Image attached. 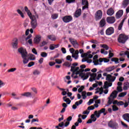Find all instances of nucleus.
Listing matches in <instances>:
<instances>
[{
  "instance_id": "f257e3e1",
  "label": "nucleus",
  "mask_w": 129,
  "mask_h": 129,
  "mask_svg": "<svg viewBox=\"0 0 129 129\" xmlns=\"http://www.w3.org/2000/svg\"><path fill=\"white\" fill-rule=\"evenodd\" d=\"M18 52L21 54V57L23 59L24 64H27L28 63L29 60H30V61H34V60H36V56L33 54H29V57L28 58H27V57H28V52L25 48L21 47L18 49Z\"/></svg>"
},
{
  "instance_id": "f03ea898",
  "label": "nucleus",
  "mask_w": 129,
  "mask_h": 129,
  "mask_svg": "<svg viewBox=\"0 0 129 129\" xmlns=\"http://www.w3.org/2000/svg\"><path fill=\"white\" fill-rule=\"evenodd\" d=\"M128 40V36L124 34H120L118 38V43L121 44H125V42Z\"/></svg>"
},
{
  "instance_id": "7ed1b4c3",
  "label": "nucleus",
  "mask_w": 129,
  "mask_h": 129,
  "mask_svg": "<svg viewBox=\"0 0 129 129\" xmlns=\"http://www.w3.org/2000/svg\"><path fill=\"white\" fill-rule=\"evenodd\" d=\"M117 96V91H113L110 94V97H108V103L109 105H110L111 103H113V99L116 98Z\"/></svg>"
},
{
  "instance_id": "20e7f679",
  "label": "nucleus",
  "mask_w": 129,
  "mask_h": 129,
  "mask_svg": "<svg viewBox=\"0 0 129 129\" xmlns=\"http://www.w3.org/2000/svg\"><path fill=\"white\" fill-rule=\"evenodd\" d=\"M108 126H109V127H110V128L112 129H117L119 127L118 123L113 121V120L112 119L110 120L108 122Z\"/></svg>"
},
{
  "instance_id": "39448f33",
  "label": "nucleus",
  "mask_w": 129,
  "mask_h": 129,
  "mask_svg": "<svg viewBox=\"0 0 129 129\" xmlns=\"http://www.w3.org/2000/svg\"><path fill=\"white\" fill-rule=\"evenodd\" d=\"M75 72H76V75H79L81 78H83V80H86V79L89 77V74H90V73H87L86 74L82 73H81L79 71H75Z\"/></svg>"
},
{
  "instance_id": "423d86ee",
  "label": "nucleus",
  "mask_w": 129,
  "mask_h": 129,
  "mask_svg": "<svg viewBox=\"0 0 129 129\" xmlns=\"http://www.w3.org/2000/svg\"><path fill=\"white\" fill-rule=\"evenodd\" d=\"M102 18V11L101 10H98L95 14V19L96 21H99Z\"/></svg>"
},
{
  "instance_id": "0eeeda50",
  "label": "nucleus",
  "mask_w": 129,
  "mask_h": 129,
  "mask_svg": "<svg viewBox=\"0 0 129 129\" xmlns=\"http://www.w3.org/2000/svg\"><path fill=\"white\" fill-rule=\"evenodd\" d=\"M62 20L64 23H70L73 20V17L70 15H67L62 17Z\"/></svg>"
},
{
  "instance_id": "6e6552de",
  "label": "nucleus",
  "mask_w": 129,
  "mask_h": 129,
  "mask_svg": "<svg viewBox=\"0 0 129 129\" xmlns=\"http://www.w3.org/2000/svg\"><path fill=\"white\" fill-rule=\"evenodd\" d=\"M105 112V108H103L101 109L100 110L98 111L96 110L94 112V114L95 115H96V117L97 118H99V117H100V114L101 113H104Z\"/></svg>"
},
{
  "instance_id": "1a4fd4ad",
  "label": "nucleus",
  "mask_w": 129,
  "mask_h": 129,
  "mask_svg": "<svg viewBox=\"0 0 129 129\" xmlns=\"http://www.w3.org/2000/svg\"><path fill=\"white\" fill-rule=\"evenodd\" d=\"M106 21L108 24H114L115 22V18L113 16L108 17L107 18Z\"/></svg>"
},
{
  "instance_id": "9d476101",
  "label": "nucleus",
  "mask_w": 129,
  "mask_h": 129,
  "mask_svg": "<svg viewBox=\"0 0 129 129\" xmlns=\"http://www.w3.org/2000/svg\"><path fill=\"white\" fill-rule=\"evenodd\" d=\"M122 15H123V10H120L118 12L116 13L115 14V18L117 19V20H118V19H120L121 17H122Z\"/></svg>"
},
{
  "instance_id": "9b49d317",
  "label": "nucleus",
  "mask_w": 129,
  "mask_h": 129,
  "mask_svg": "<svg viewBox=\"0 0 129 129\" xmlns=\"http://www.w3.org/2000/svg\"><path fill=\"white\" fill-rule=\"evenodd\" d=\"M116 78V77H112L111 75H107L106 78V80H107L109 82H113Z\"/></svg>"
},
{
  "instance_id": "f8f14e48",
  "label": "nucleus",
  "mask_w": 129,
  "mask_h": 129,
  "mask_svg": "<svg viewBox=\"0 0 129 129\" xmlns=\"http://www.w3.org/2000/svg\"><path fill=\"white\" fill-rule=\"evenodd\" d=\"M83 102V100L82 99H81L80 101L76 102L75 104L73 105L72 106L73 109H76V108H77V106L80 105V104H82Z\"/></svg>"
},
{
  "instance_id": "ddd939ff",
  "label": "nucleus",
  "mask_w": 129,
  "mask_h": 129,
  "mask_svg": "<svg viewBox=\"0 0 129 129\" xmlns=\"http://www.w3.org/2000/svg\"><path fill=\"white\" fill-rule=\"evenodd\" d=\"M91 119H89L87 121V123H92V121H96V119H97L94 114H93L91 115Z\"/></svg>"
},
{
  "instance_id": "4468645a",
  "label": "nucleus",
  "mask_w": 129,
  "mask_h": 129,
  "mask_svg": "<svg viewBox=\"0 0 129 129\" xmlns=\"http://www.w3.org/2000/svg\"><path fill=\"white\" fill-rule=\"evenodd\" d=\"M113 33H114V30L113 27H109L106 31V34L108 35V36L112 35Z\"/></svg>"
},
{
  "instance_id": "2eb2a0df",
  "label": "nucleus",
  "mask_w": 129,
  "mask_h": 129,
  "mask_svg": "<svg viewBox=\"0 0 129 129\" xmlns=\"http://www.w3.org/2000/svg\"><path fill=\"white\" fill-rule=\"evenodd\" d=\"M75 18H79L81 16V9L77 10L74 14Z\"/></svg>"
},
{
  "instance_id": "dca6fc26",
  "label": "nucleus",
  "mask_w": 129,
  "mask_h": 129,
  "mask_svg": "<svg viewBox=\"0 0 129 129\" xmlns=\"http://www.w3.org/2000/svg\"><path fill=\"white\" fill-rule=\"evenodd\" d=\"M18 44V39L14 38L13 39V41L12 42V47H13V48H14V49H17Z\"/></svg>"
},
{
  "instance_id": "f3484780",
  "label": "nucleus",
  "mask_w": 129,
  "mask_h": 129,
  "mask_svg": "<svg viewBox=\"0 0 129 129\" xmlns=\"http://www.w3.org/2000/svg\"><path fill=\"white\" fill-rule=\"evenodd\" d=\"M106 25V22L105 21V19L102 18L99 22V27L103 28L104 26Z\"/></svg>"
},
{
  "instance_id": "a211bd4d",
  "label": "nucleus",
  "mask_w": 129,
  "mask_h": 129,
  "mask_svg": "<svg viewBox=\"0 0 129 129\" xmlns=\"http://www.w3.org/2000/svg\"><path fill=\"white\" fill-rule=\"evenodd\" d=\"M122 117L125 121L129 123V113H126L122 115Z\"/></svg>"
},
{
  "instance_id": "6ab92c4d",
  "label": "nucleus",
  "mask_w": 129,
  "mask_h": 129,
  "mask_svg": "<svg viewBox=\"0 0 129 129\" xmlns=\"http://www.w3.org/2000/svg\"><path fill=\"white\" fill-rule=\"evenodd\" d=\"M114 14V10L113 8H110L107 11V15L108 16H113Z\"/></svg>"
},
{
  "instance_id": "aec40b11",
  "label": "nucleus",
  "mask_w": 129,
  "mask_h": 129,
  "mask_svg": "<svg viewBox=\"0 0 129 129\" xmlns=\"http://www.w3.org/2000/svg\"><path fill=\"white\" fill-rule=\"evenodd\" d=\"M35 44H38L41 42V35H37L34 38Z\"/></svg>"
},
{
  "instance_id": "412c9836",
  "label": "nucleus",
  "mask_w": 129,
  "mask_h": 129,
  "mask_svg": "<svg viewBox=\"0 0 129 129\" xmlns=\"http://www.w3.org/2000/svg\"><path fill=\"white\" fill-rule=\"evenodd\" d=\"M97 76V74L95 73H93L91 74V77L89 79V81L90 82H92V81H95L96 77Z\"/></svg>"
},
{
  "instance_id": "4be33fe9",
  "label": "nucleus",
  "mask_w": 129,
  "mask_h": 129,
  "mask_svg": "<svg viewBox=\"0 0 129 129\" xmlns=\"http://www.w3.org/2000/svg\"><path fill=\"white\" fill-rule=\"evenodd\" d=\"M37 19H39V15H37V13L35 12V16L31 15L30 19H31V21H37Z\"/></svg>"
},
{
  "instance_id": "5701e85b",
  "label": "nucleus",
  "mask_w": 129,
  "mask_h": 129,
  "mask_svg": "<svg viewBox=\"0 0 129 129\" xmlns=\"http://www.w3.org/2000/svg\"><path fill=\"white\" fill-rule=\"evenodd\" d=\"M128 5H129V0H123L122 3L121 8L125 9Z\"/></svg>"
},
{
  "instance_id": "b1692460",
  "label": "nucleus",
  "mask_w": 129,
  "mask_h": 129,
  "mask_svg": "<svg viewBox=\"0 0 129 129\" xmlns=\"http://www.w3.org/2000/svg\"><path fill=\"white\" fill-rule=\"evenodd\" d=\"M112 85V83H108V82L106 81L104 83V88L105 89H107L108 87H110Z\"/></svg>"
},
{
  "instance_id": "393cba45",
  "label": "nucleus",
  "mask_w": 129,
  "mask_h": 129,
  "mask_svg": "<svg viewBox=\"0 0 129 129\" xmlns=\"http://www.w3.org/2000/svg\"><path fill=\"white\" fill-rule=\"evenodd\" d=\"M31 25L32 29H36L38 26L37 21H31Z\"/></svg>"
},
{
  "instance_id": "a878e982",
  "label": "nucleus",
  "mask_w": 129,
  "mask_h": 129,
  "mask_svg": "<svg viewBox=\"0 0 129 129\" xmlns=\"http://www.w3.org/2000/svg\"><path fill=\"white\" fill-rule=\"evenodd\" d=\"M62 99L64 100V102L67 103V104H70V103H71V100L69 98H67V96L63 97Z\"/></svg>"
},
{
  "instance_id": "bb28decb",
  "label": "nucleus",
  "mask_w": 129,
  "mask_h": 129,
  "mask_svg": "<svg viewBox=\"0 0 129 129\" xmlns=\"http://www.w3.org/2000/svg\"><path fill=\"white\" fill-rule=\"evenodd\" d=\"M47 38L49 39V40H51V41H56V40H57L56 37L53 35H48Z\"/></svg>"
},
{
  "instance_id": "cd10ccee",
  "label": "nucleus",
  "mask_w": 129,
  "mask_h": 129,
  "mask_svg": "<svg viewBox=\"0 0 129 129\" xmlns=\"http://www.w3.org/2000/svg\"><path fill=\"white\" fill-rule=\"evenodd\" d=\"M72 44L76 49H77L79 47V44L77 43V41L75 40V41L72 42Z\"/></svg>"
},
{
  "instance_id": "c85d7f7f",
  "label": "nucleus",
  "mask_w": 129,
  "mask_h": 129,
  "mask_svg": "<svg viewBox=\"0 0 129 129\" xmlns=\"http://www.w3.org/2000/svg\"><path fill=\"white\" fill-rule=\"evenodd\" d=\"M111 61H112V62H115V64H118V63H119V61H118V58L116 57H113L112 58H111Z\"/></svg>"
},
{
  "instance_id": "c756f323",
  "label": "nucleus",
  "mask_w": 129,
  "mask_h": 129,
  "mask_svg": "<svg viewBox=\"0 0 129 129\" xmlns=\"http://www.w3.org/2000/svg\"><path fill=\"white\" fill-rule=\"evenodd\" d=\"M23 96H26V97H31L32 96V93L30 92H25L24 94H22Z\"/></svg>"
},
{
  "instance_id": "7c9ffc66",
  "label": "nucleus",
  "mask_w": 129,
  "mask_h": 129,
  "mask_svg": "<svg viewBox=\"0 0 129 129\" xmlns=\"http://www.w3.org/2000/svg\"><path fill=\"white\" fill-rule=\"evenodd\" d=\"M17 12L21 16V18H22V19H24V18H25V16L24 15V13H23V12H22L21 11V10L18 9L17 10Z\"/></svg>"
},
{
  "instance_id": "2f4dec72",
  "label": "nucleus",
  "mask_w": 129,
  "mask_h": 129,
  "mask_svg": "<svg viewBox=\"0 0 129 129\" xmlns=\"http://www.w3.org/2000/svg\"><path fill=\"white\" fill-rule=\"evenodd\" d=\"M123 55H126L127 58H129V51H126L124 52H122V53H120V56H123Z\"/></svg>"
},
{
  "instance_id": "473e14b6",
  "label": "nucleus",
  "mask_w": 129,
  "mask_h": 129,
  "mask_svg": "<svg viewBox=\"0 0 129 129\" xmlns=\"http://www.w3.org/2000/svg\"><path fill=\"white\" fill-rule=\"evenodd\" d=\"M64 126V122L62 121L59 123L58 125L55 126V128H58V127H63Z\"/></svg>"
},
{
  "instance_id": "72a5a7b5",
  "label": "nucleus",
  "mask_w": 129,
  "mask_h": 129,
  "mask_svg": "<svg viewBox=\"0 0 129 129\" xmlns=\"http://www.w3.org/2000/svg\"><path fill=\"white\" fill-rule=\"evenodd\" d=\"M115 68H116V67L114 66H112L107 69L106 71H108V72H110L112 71V70H114V69H115Z\"/></svg>"
},
{
  "instance_id": "f704fd0d",
  "label": "nucleus",
  "mask_w": 129,
  "mask_h": 129,
  "mask_svg": "<svg viewBox=\"0 0 129 129\" xmlns=\"http://www.w3.org/2000/svg\"><path fill=\"white\" fill-rule=\"evenodd\" d=\"M58 18V14L55 13V14H53L51 15V19H52V20H56V19H57Z\"/></svg>"
},
{
  "instance_id": "c9c22d12",
  "label": "nucleus",
  "mask_w": 129,
  "mask_h": 129,
  "mask_svg": "<svg viewBox=\"0 0 129 129\" xmlns=\"http://www.w3.org/2000/svg\"><path fill=\"white\" fill-rule=\"evenodd\" d=\"M126 95V92L120 93L118 95V97H124Z\"/></svg>"
},
{
  "instance_id": "e433bc0d",
  "label": "nucleus",
  "mask_w": 129,
  "mask_h": 129,
  "mask_svg": "<svg viewBox=\"0 0 129 129\" xmlns=\"http://www.w3.org/2000/svg\"><path fill=\"white\" fill-rule=\"evenodd\" d=\"M67 4H75L76 3V0H66Z\"/></svg>"
},
{
  "instance_id": "4c0bfd02",
  "label": "nucleus",
  "mask_w": 129,
  "mask_h": 129,
  "mask_svg": "<svg viewBox=\"0 0 129 129\" xmlns=\"http://www.w3.org/2000/svg\"><path fill=\"white\" fill-rule=\"evenodd\" d=\"M40 56H41V57H43V58H46V57L48 56V54L46 52H42L41 53Z\"/></svg>"
},
{
  "instance_id": "58836bf2",
  "label": "nucleus",
  "mask_w": 129,
  "mask_h": 129,
  "mask_svg": "<svg viewBox=\"0 0 129 129\" xmlns=\"http://www.w3.org/2000/svg\"><path fill=\"white\" fill-rule=\"evenodd\" d=\"M82 96H83V99H86V98L87 97L86 91H83L82 92Z\"/></svg>"
},
{
  "instance_id": "ea45409f",
  "label": "nucleus",
  "mask_w": 129,
  "mask_h": 129,
  "mask_svg": "<svg viewBox=\"0 0 129 129\" xmlns=\"http://www.w3.org/2000/svg\"><path fill=\"white\" fill-rule=\"evenodd\" d=\"M100 46L102 48L105 49V50H107L108 49H109V47L106 44H102Z\"/></svg>"
},
{
  "instance_id": "a19ab883",
  "label": "nucleus",
  "mask_w": 129,
  "mask_h": 129,
  "mask_svg": "<svg viewBox=\"0 0 129 129\" xmlns=\"http://www.w3.org/2000/svg\"><path fill=\"white\" fill-rule=\"evenodd\" d=\"M41 73V72L39 71L38 70H35L33 72V75H39V74Z\"/></svg>"
},
{
  "instance_id": "79ce46f5",
  "label": "nucleus",
  "mask_w": 129,
  "mask_h": 129,
  "mask_svg": "<svg viewBox=\"0 0 129 129\" xmlns=\"http://www.w3.org/2000/svg\"><path fill=\"white\" fill-rule=\"evenodd\" d=\"M112 107L113 111H117V110H118V107H117V106L116 105H114L112 106Z\"/></svg>"
},
{
  "instance_id": "37998d69",
  "label": "nucleus",
  "mask_w": 129,
  "mask_h": 129,
  "mask_svg": "<svg viewBox=\"0 0 129 129\" xmlns=\"http://www.w3.org/2000/svg\"><path fill=\"white\" fill-rule=\"evenodd\" d=\"M84 88L85 87L84 86H81V87L78 89L79 93H81V92H82V91L83 90V89H84Z\"/></svg>"
},
{
  "instance_id": "c03bdc74",
  "label": "nucleus",
  "mask_w": 129,
  "mask_h": 129,
  "mask_svg": "<svg viewBox=\"0 0 129 129\" xmlns=\"http://www.w3.org/2000/svg\"><path fill=\"white\" fill-rule=\"evenodd\" d=\"M93 62L94 63V65H95V66H96L97 65H101V63H99L98 62V60H93Z\"/></svg>"
},
{
  "instance_id": "a18cd8bd",
  "label": "nucleus",
  "mask_w": 129,
  "mask_h": 129,
  "mask_svg": "<svg viewBox=\"0 0 129 129\" xmlns=\"http://www.w3.org/2000/svg\"><path fill=\"white\" fill-rule=\"evenodd\" d=\"M89 4L87 3V4H85V6H83L82 10L84 11L86 9H88V6Z\"/></svg>"
},
{
  "instance_id": "49530a36",
  "label": "nucleus",
  "mask_w": 129,
  "mask_h": 129,
  "mask_svg": "<svg viewBox=\"0 0 129 129\" xmlns=\"http://www.w3.org/2000/svg\"><path fill=\"white\" fill-rule=\"evenodd\" d=\"M121 125H122V126H123V127H126V128H127V127H128V126H127V124H126L122 121H121Z\"/></svg>"
},
{
  "instance_id": "de8ad7c7",
  "label": "nucleus",
  "mask_w": 129,
  "mask_h": 129,
  "mask_svg": "<svg viewBox=\"0 0 129 129\" xmlns=\"http://www.w3.org/2000/svg\"><path fill=\"white\" fill-rule=\"evenodd\" d=\"M34 65H35V62L30 61L28 64V67H32V66H34Z\"/></svg>"
},
{
  "instance_id": "09e8293b",
  "label": "nucleus",
  "mask_w": 129,
  "mask_h": 129,
  "mask_svg": "<svg viewBox=\"0 0 129 129\" xmlns=\"http://www.w3.org/2000/svg\"><path fill=\"white\" fill-rule=\"evenodd\" d=\"M94 102V100L91 99L88 102L87 104L88 105H91V104L93 103Z\"/></svg>"
},
{
  "instance_id": "8fccbe9b",
  "label": "nucleus",
  "mask_w": 129,
  "mask_h": 129,
  "mask_svg": "<svg viewBox=\"0 0 129 129\" xmlns=\"http://www.w3.org/2000/svg\"><path fill=\"white\" fill-rule=\"evenodd\" d=\"M48 44V42H46L45 41H43L41 44H40V47H43L45 45H47Z\"/></svg>"
},
{
  "instance_id": "3c124183",
  "label": "nucleus",
  "mask_w": 129,
  "mask_h": 129,
  "mask_svg": "<svg viewBox=\"0 0 129 129\" xmlns=\"http://www.w3.org/2000/svg\"><path fill=\"white\" fill-rule=\"evenodd\" d=\"M88 4V1L87 0H82V5L83 6H85V5H87Z\"/></svg>"
},
{
  "instance_id": "603ef678",
  "label": "nucleus",
  "mask_w": 129,
  "mask_h": 129,
  "mask_svg": "<svg viewBox=\"0 0 129 129\" xmlns=\"http://www.w3.org/2000/svg\"><path fill=\"white\" fill-rule=\"evenodd\" d=\"M17 70L16 68H11L8 70V72H15Z\"/></svg>"
},
{
  "instance_id": "864d4df0",
  "label": "nucleus",
  "mask_w": 129,
  "mask_h": 129,
  "mask_svg": "<svg viewBox=\"0 0 129 129\" xmlns=\"http://www.w3.org/2000/svg\"><path fill=\"white\" fill-rule=\"evenodd\" d=\"M104 35V29H102L100 30V31L98 32V35Z\"/></svg>"
},
{
  "instance_id": "5fc2aeb1",
  "label": "nucleus",
  "mask_w": 129,
  "mask_h": 129,
  "mask_svg": "<svg viewBox=\"0 0 129 129\" xmlns=\"http://www.w3.org/2000/svg\"><path fill=\"white\" fill-rule=\"evenodd\" d=\"M114 55L113 53H111V50H109V58L112 57Z\"/></svg>"
},
{
  "instance_id": "6e6d98bb",
  "label": "nucleus",
  "mask_w": 129,
  "mask_h": 129,
  "mask_svg": "<svg viewBox=\"0 0 129 129\" xmlns=\"http://www.w3.org/2000/svg\"><path fill=\"white\" fill-rule=\"evenodd\" d=\"M117 92H121L122 91V87H117Z\"/></svg>"
},
{
  "instance_id": "4d7b16f0",
  "label": "nucleus",
  "mask_w": 129,
  "mask_h": 129,
  "mask_svg": "<svg viewBox=\"0 0 129 129\" xmlns=\"http://www.w3.org/2000/svg\"><path fill=\"white\" fill-rule=\"evenodd\" d=\"M94 108H95V107H94L93 105L89 106L87 108L88 110H93V109H94Z\"/></svg>"
},
{
  "instance_id": "13d9d810",
  "label": "nucleus",
  "mask_w": 129,
  "mask_h": 129,
  "mask_svg": "<svg viewBox=\"0 0 129 129\" xmlns=\"http://www.w3.org/2000/svg\"><path fill=\"white\" fill-rule=\"evenodd\" d=\"M124 104V103H123V101H119L118 102V103H117V105H118V106H119L120 105H123Z\"/></svg>"
},
{
  "instance_id": "bf43d9fd",
  "label": "nucleus",
  "mask_w": 129,
  "mask_h": 129,
  "mask_svg": "<svg viewBox=\"0 0 129 129\" xmlns=\"http://www.w3.org/2000/svg\"><path fill=\"white\" fill-rule=\"evenodd\" d=\"M67 60H68V61H70V62H72V58H71V55H68L67 56Z\"/></svg>"
},
{
  "instance_id": "052dcab7",
  "label": "nucleus",
  "mask_w": 129,
  "mask_h": 129,
  "mask_svg": "<svg viewBox=\"0 0 129 129\" xmlns=\"http://www.w3.org/2000/svg\"><path fill=\"white\" fill-rule=\"evenodd\" d=\"M55 62H56V63H57V64H61L62 63V60H61L59 59H55Z\"/></svg>"
},
{
  "instance_id": "680f3d73",
  "label": "nucleus",
  "mask_w": 129,
  "mask_h": 129,
  "mask_svg": "<svg viewBox=\"0 0 129 129\" xmlns=\"http://www.w3.org/2000/svg\"><path fill=\"white\" fill-rule=\"evenodd\" d=\"M61 51L63 54H66V48L64 47H62L61 49Z\"/></svg>"
},
{
  "instance_id": "e2e57ef3",
  "label": "nucleus",
  "mask_w": 129,
  "mask_h": 129,
  "mask_svg": "<svg viewBox=\"0 0 129 129\" xmlns=\"http://www.w3.org/2000/svg\"><path fill=\"white\" fill-rule=\"evenodd\" d=\"M49 49L50 50H54L55 49V47L54 46V44H50L49 45Z\"/></svg>"
},
{
  "instance_id": "0e129e2a",
  "label": "nucleus",
  "mask_w": 129,
  "mask_h": 129,
  "mask_svg": "<svg viewBox=\"0 0 129 129\" xmlns=\"http://www.w3.org/2000/svg\"><path fill=\"white\" fill-rule=\"evenodd\" d=\"M6 84L3 82L1 80H0V88L2 87V86H5Z\"/></svg>"
},
{
  "instance_id": "69168bd1",
  "label": "nucleus",
  "mask_w": 129,
  "mask_h": 129,
  "mask_svg": "<svg viewBox=\"0 0 129 129\" xmlns=\"http://www.w3.org/2000/svg\"><path fill=\"white\" fill-rule=\"evenodd\" d=\"M32 53H33V54H35V55H37V54H38V52H37V50H36V48L32 49Z\"/></svg>"
},
{
  "instance_id": "338daca9",
  "label": "nucleus",
  "mask_w": 129,
  "mask_h": 129,
  "mask_svg": "<svg viewBox=\"0 0 129 129\" xmlns=\"http://www.w3.org/2000/svg\"><path fill=\"white\" fill-rule=\"evenodd\" d=\"M72 57H73V58H75V60H77V59H78L79 56L76 54H73Z\"/></svg>"
},
{
  "instance_id": "774afa93",
  "label": "nucleus",
  "mask_w": 129,
  "mask_h": 129,
  "mask_svg": "<svg viewBox=\"0 0 129 129\" xmlns=\"http://www.w3.org/2000/svg\"><path fill=\"white\" fill-rule=\"evenodd\" d=\"M87 56H88V53L87 52V53H85L84 54H82L81 55V57L82 58H84V57H87Z\"/></svg>"
}]
</instances>
